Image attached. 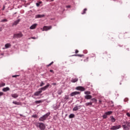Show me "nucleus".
<instances>
[{"label":"nucleus","mask_w":130,"mask_h":130,"mask_svg":"<svg viewBox=\"0 0 130 130\" xmlns=\"http://www.w3.org/2000/svg\"><path fill=\"white\" fill-rule=\"evenodd\" d=\"M50 115V113H48L46 114L45 115H43V116L41 117L39 120L40 121H44V120H46V118L48 117Z\"/></svg>","instance_id":"nucleus-2"},{"label":"nucleus","mask_w":130,"mask_h":130,"mask_svg":"<svg viewBox=\"0 0 130 130\" xmlns=\"http://www.w3.org/2000/svg\"><path fill=\"white\" fill-rule=\"evenodd\" d=\"M62 93V90H59L58 91V95H61V94Z\"/></svg>","instance_id":"nucleus-36"},{"label":"nucleus","mask_w":130,"mask_h":130,"mask_svg":"<svg viewBox=\"0 0 130 130\" xmlns=\"http://www.w3.org/2000/svg\"><path fill=\"white\" fill-rule=\"evenodd\" d=\"M85 94L86 95H90V94H91V92L88 91H86L85 92Z\"/></svg>","instance_id":"nucleus-30"},{"label":"nucleus","mask_w":130,"mask_h":130,"mask_svg":"<svg viewBox=\"0 0 130 130\" xmlns=\"http://www.w3.org/2000/svg\"><path fill=\"white\" fill-rule=\"evenodd\" d=\"M51 28H52V26H44L43 27V29H44L43 31H48V30H50Z\"/></svg>","instance_id":"nucleus-7"},{"label":"nucleus","mask_w":130,"mask_h":130,"mask_svg":"<svg viewBox=\"0 0 130 130\" xmlns=\"http://www.w3.org/2000/svg\"><path fill=\"white\" fill-rule=\"evenodd\" d=\"M125 124H126V125H127V126H128L129 127H130V122H126Z\"/></svg>","instance_id":"nucleus-31"},{"label":"nucleus","mask_w":130,"mask_h":130,"mask_svg":"<svg viewBox=\"0 0 130 130\" xmlns=\"http://www.w3.org/2000/svg\"><path fill=\"white\" fill-rule=\"evenodd\" d=\"M37 127H39V128L41 130H45V125L44 123L42 122H36L35 123Z\"/></svg>","instance_id":"nucleus-1"},{"label":"nucleus","mask_w":130,"mask_h":130,"mask_svg":"<svg viewBox=\"0 0 130 130\" xmlns=\"http://www.w3.org/2000/svg\"><path fill=\"white\" fill-rule=\"evenodd\" d=\"M52 85H53L54 86H55V85H56V83H52Z\"/></svg>","instance_id":"nucleus-50"},{"label":"nucleus","mask_w":130,"mask_h":130,"mask_svg":"<svg viewBox=\"0 0 130 130\" xmlns=\"http://www.w3.org/2000/svg\"><path fill=\"white\" fill-rule=\"evenodd\" d=\"M11 96L13 97V98H17V97L19 96V95L17 93H13L11 94Z\"/></svg>","instance_id":"nucleus-17"},{"label":"nucleus","mask_w":130,"mask_h":130,"mask_svg":"<svg viewBox=\"0 0 130 130\" xmlns=\"http://www.w3.org/2000/svg\"><path fill=\"white\" fill-rule=\"evenodd\" d=\"M107 115H110V114H112V111H108L105 113Z\"/></svg>","instance_id":"nucleus-25"},{"label":"nucleus","mask_w":130,"mask_h":130,"mask_svg":"<svg viewBox=\"0 0 130 130\" xmlns=\"http://www.w3.org/2000/svg\"><path fill=\"white\" fill-rule=\"evenodd\" d=\"M3 95H4V92H0V97H1V96H3Z\"/></svg>","instance_id":"nucleus-44"},{"label":"nucleus","mask_w":130,"mask_h":130,"mask_svg":"<svg viewBox=\"0 0 130 130\" xmlns=\"http://www.w3.org/2000/svg\"><path fill=\"white\" fill-rule=\"evenodd\" d=\"M86 12H87V8H85L83 10V12L82 13V15H84V14H86Z\"/></svg>","instance_id":"nucleus-29"},{"label":"nucleus","mask_w":130,"mask_h":130,"mask_svg":"<svg viewBox=\"0 0 130 130\" xmlns=\"http://www.w3.org/2000/svg\"><path fill=\"white\" fill-rule=\"evenodd\" d=\"M103 118H104L105 119L107 118V115L106 114H105L103 115Z\"/></svg>","instance_id":"nucleus-33"},{"label":"nucleus","mask_w":130,"mask_h":130,"mask_svg":"<svg viewBox=\"0 0 130 130\" xmlns=\"http://www.w3.org/2000/svg\"><path fill=\"white\" fill-rule=\"evenodd\" d=\"M45 84H44V82H43V81H42L41 82V84H40V87H42L43 86H44Z\"/></svg>","instance_id":"nucleus-34"},{"label":"nucleus","mask_w":130,"mask_h":130,"mask_svg":"<svg viewBox=\"0 0 130 130\" xmlns=\"http://www.w3.org/2000/svg\"><path fill=\"white\" fill-rule=\"evenodd\" d=\"M122 127H123L124 129H127V125H126V124L123 125Z\"/></svg>","instance_id":"nucleus-32"},{"label":"nucleus","mask_w":130,"mask_h":130,"mask_svg":"<svg viewBox=\"0 0 130 130\" xmlns=\"http://www.w3.org/2000/svg\"><path fill=\"white\" fill-rule=\"evenodd\" d=\"M121 128V125L120 124L116 125L115 126H112L111 128L110 129L111 130H116V129H119V128Z\"/></svg>","instance_id":"nucleus-3"},{"label":"nucleus","mask_w":130,"mask_h":130,"mask_svg":"<svg viewBox=\"0 0 130 130\" xmlns=\"http://www.w3.org/2000/svg\"><path fill=\"white\" fill-rule=\"evenodd\" d=\"M41 4H42V2H39L37 3H36L37 7H39L40 6V5H41Z\"/></svg>","instance_id":"nucleus-28"},{"label":"nucleus","mask_w":130,"mask_h":130,"mask_svg":"<svg viewBox=\"0 0 130 130\" xmlns=\"http://www.w3.org/2000/svg\"><path fill=\"white\" fill-rule=\"evenodd\" d=\"M21 37H23V34L22 32L15 34L13 36V38H21Z\"/></svg>","instance_id":"nucleus-4"},{"label":"nucleus","mask_w":130,"mask_h":130,"mask_svg":"<svg viewBox=\"0 0 130 130\" xmlns=\"http://www.w3.org/2000/svg\"><path fill=\"white\" fill-rule=\"evenodd\" d=\"M76 90H79V91H85V88L82 86H78L76 87Z\"/></svg>","instance_id":"nucleus-11"},{"label":"nucleus","mask_w":130,"mask_h":130,"mask_svg":"<svg viewBox=\"0 0 130 130\" xmlns=\"http://www.w3.org/2000/svg\"><path fill=\"white\" fill-rule=\"evenodd\" d=\"M19 22H20V19L17 20L12 24V26H16V25H18V24H19Z\"/></svg>","instance_id":"nucleus-13"},{"label":"nucleus","mask_w":130,"mask_h":130,"mask_svg":"<svg viewBox=\"0 0 130 130\" xmlns=\"http://www.w3.org/2000/svg\"><path fill=\"white\" fill-rule=\"evenodd\" d=\"M66 8H71V6L68 5V6H66Z\"/></svg>","instance_id":"nucleus-48"},{"label":"nucleus","mask_w":130,"mask_h":130,"mask_svg":"<svg viewBox=\"0 0 130 130\" xmlns=\"http://www.w3.org/2000/svg\"><path fill=\"white\" fill-rule=\"evenodd\" d=\"M11 46H12V45H11V44L10 43L6 44L5 45V48H10V47H11Z\"/></svg>","instance_id":"nucleus-16"},{"label":"nucleus","mask_w":130,"mask_h":130,"mask_svg":"<svg viewBox=\"0 0 130 130\" xmlns=\"http://www.w3.org/2000/svg\"><path fill=\"white\" fill-rule=\"evenodd\" d=\"M1 22L2 23H5L6 22H8V19H2V20H1Z\"/></svg>","instance_id":"nucleus-27"},{"label":"nucleus","mask_w":130,"mask_h":130,"mask_svg":"<svg viewBox=\"0 0 130 130\" xmlns=\"http://www.w3.org/2000/svg\"><path fill=\"white\" fill-rule=\"evenodd\" d=\"M81 107H82V106H75L74 108L73 109V111H77V110H79V109H81Z\"/></svg>","instance_id":"nucleus-5"},{"label":"nucleus","mask_w":130,"mask_h":130,"mask_svg":"<svg viewBox=\"0 0 130 130\" xmlns=\"http://www.w3.org/2000/svg\"><path fill=\"white\" fill-rule=\"evenodd\" d=\"M48 87H49V84L48 83L47 85H46L45 86L42 87L41 89H39L41 91H45V90L46 89L48 88Z\"/></svg>","instance_id":"nucleus-8"},{"label":"nucleus","mask_w":130,"mask_h":130,"mask_svg":"<svg viewBox=\"0 0 130 130\" xmlns=\"http://www.w3.org/2000/svg\"><path fill=\"white\" fill-rule=\"evenodd\" d=\"M3 91L4 92H7V91H10V88L9 87H5L3 89Z\"/></svg>","instance_id":"nucleus-19"},{"label":"nucleus","mask_w":130,"mask_h":130,"mask_svg":"<svg viewBox=\"0 0 130 130\" xmlns=\"http://www.w3.org/2000/svg\"><path fill=\"white\" fill-rule=\"evenodd\" d=\"M91 102H92V103H97V100L95 98L92 99L91 100Z\"/></svg>","instance_id":"nucleus-23"},{"label":"nucleus","mask_w":130,"mask_h":130,"mask_svg":"<svg viewBox=\"0 0 130 130\" xmlns=\"http://www.w3.org/2000/svg\"><path fill=\"white\" fill-rule=\"evenodd\" d=\"M79 52V50H75V53H78Z\"/></svg>","instance_id":"nucleus-45"},{"label":"nucleus","mask_w":130,"mask_h":130,"mask_svg":"<svg viewBox=\"0 0 130 130\" xmlns=\"http://www.w3.org/2000/svg\"><path fill=\"white\" fill-rule=\"evenodd\" d=\"M17 77H19V75H13L12 76V78H17Z\"/></svg>","instance_id":"nucleus-41"},{"label":"nucleus","mask_w":130,"mask_h":130,"mask_svg":"<svg viewBox=\"0 0 130 130\" xmlns=\"http://www.w3.org/2000/svg\"><path fill=\"white\" fill-rule=\"evenodd\" d=\"M111 117V121H112V122H115V120H116V119H115L114 117H113V116H111L110 117Z\"/></svg>","instance_id":"nucleus-21"},{"label":"nucleus","mask_w":130,"mask_h":130,"mask_svg":"<svg viewBox=\"0 0 130 130\" xmlns=\"http://www.w3.org/2000/svg\"><path fill=\"white\" fill-rule=\"evenodd\" d=\"M92 105H93V102H90L85 104V106H92Z\"/></svg>","instance_id":"nucleus-15"},{"label":"nucleus","mask_w":130,"mask_h":130,"mask_svg":"<svg viewBox=\"0 0 130 130\" xmlns=\"http://www.w3.org/2000/svg\"><path fill=\"white\" fill-rule=\"evenodd\" d=\"M42 102H43V101H36L35 102V103H36V104H40V103H42Z\"/></svg>","instance_id":"nucleus-24"},{"label":"nucleus","mask_w":130,"mask_h":130,"mask_svg":"<svg viewBox=\"0 0 130 130\" xmlns=\"http://www.w3.org/2000/svg\"><path fill=\"white\" fill-rule=\"evenodd\" d=\"M84 98H85V99H87V100H89V99H92V95H86L84 96Z\"/></svg>","instance_id":"nucleus-14"},{"label":"nucleus","mask_w":130,"mask_h":130,"mask_svg":"<svg viewBox=\"0 0 130 130\" xmlns=\"http://www.w3.org/2000/svg\"><path fill=\"white\" fill-rule=\"evenodd\" d=\"M78 81H79V79L74 78L72 79L71 82L72 83H76V82H78Z\"/></svg>","instance_id":"nucleus-18"},{"label":"nucleus","mask_w":130,"mask_h":130,"mask_svg":"<svg viewBox=\"0 0 130 130\" xmlns=\"http://www.w3.org/2000/svg\"><path fill=\"white\" fill-rule=\"evenodd\" d=\"M93 56H95V55H93Z\"/></svg>","instance_id":"nucleus-51"},{"label":"nucleus","mask_w":130,"mask_h":130,"mask_svg":"<svg viewBox=\"0 0 130 130\" xmlns=\"http://www.w3.org/2000/svg\"><path fill=\"white\" fill-rule=\"evenodd\" d=\"M13 104H15V105H21V103L18 102L13 101Z\"/></svg>","instance_id":"nucleus-20"},{"label":"nucleus","mask_w":130,"mask_h":130,"mask_svg":"<svg viewBox=\"0 0 130 130\" xmlns=\"http://www.w3.org/2000/svg\"><path fill=\"white\" fill-rule=\"evenodd\" d=\"M99 102V104H102V101L100 100Z\"/></svg>","instance_id":"nucleus-46"},{"label":"nucleus","mask_w":130,"mask_h":130,"mask_svg":"<svg viewBox=\"0 0 130 130\" xmlns=\"http://www.w3.org/2000/svg\"><path fill=\"white\" fill-rule=\"evenodd\" d=\"M41 93H42V90H39V91L35 92L34 94V96H39V95H40V94H41Z\"/></svg>","instance_id":"nucleus-10"},{"label":"nucleus","mask_w":130,"mask_h":130,"mask_svg":"<svg viewBox=\"0 0 130 130\" xmlns=\"http://www.w3.org/2000/svg\"><path fill=\"white\" fill-rule=\"evenodd\" d=\"M50 72H51V73H54V72H53V70H50Z\"/></svg>","instance_id":"nucleus-49"},{"label":"nucleus","mask_w":130,"mask_h":130,"mask_svg":"<svg viewBox=\"0 0 130 130\" xmlns=\"http://www.w3.org/2000/svg\"><path fill=\"white\" fill-rule=\"evenodd\" d=\"M53 61H52L47 66V67H50L52 64H53Z\"/></svg>","instance_id":"nucleus-38"},{"label":"nucleus","mask_w":130,"mask_h":130,"mask_svg":"<svg viewBox=\"0 0 130 130\" xmlns=\"http://www.w3.org/2000/svg\"><path fill=\"white\" fill-rule=\"evenodd\" d=\"M79 94H81V92L79 91H74L71 93L70 96L73 97L74 96H76V95H79Z\"/></svg>","instance_id":"nucleus-6"},{"label":"nucleus","mask_w":130,"mask_h":130,"mask_svg":"<svg viewBox=\"0 0 130 130\" xmlns=\"http://www.w3.org/2000/svg\"><path fill=\"white\" fill-rule=\"evenodd\" d=\"M44 17H45L44 14H38L36 15L35 18L36 19H38L39 18H43Z\"/></svg>","instance_id":"nucleus-9"},{"label":"nucleus","mask_w":130,"mask_h":130,"mask_svg":"<svg viewBox=\"0 0 130 130\" xmlns=\"http://www.w3.org/2000/svg\"><path fill=\"white\" fill-rule=\"evenodd\" d=\"M88 58H87L86 59H84V61H85L86 62H88Z\"/></svg>","instance_id":"nucleus-43"},{"label":"nucleus","mask_w":130,"mask_h":130,"mask_svg":"<svg viewBox=\"0 0 130 130\" xmlns=\"http://www.w3.org/2000/svg\"><path fill=\"white\" fill-rule=\"evenodd\" d=\"M37 115L35 114V115H33L31 116V117H33L34 118H37Z\"/></svg>","instance_id":"nucleus-35"},{"label":"nucleus","mask_w":130,"mask_h":130,"mask_svg":"<svg viewBox=\"0 0 130 130\" xmlns=\"http://www.w3.org/2000/svg\"><path fill=\"white\" fill-rule=\"evenodd\" d=\"M75 56H80V57H82V56H83V55H80V54H78V55H75Z\"/></svg>","instance_id":"nucleus-40"},{"label":"nucleus","mask_w":130,"mask_h":130,"mask_svg":"<svg viewBox=\"0 0 130 130\" xmlns=\"http://www.w3.org/2000/svg\"><path fill=\"white\" fill-rule=\"evenodd\" d=\"M74 117H75V114H71L69 115V118H74Z\"/></svg>","instance_id":"nucleus-26"},{"label":"nucleus","mask_w":130,"mask_h":130,"mask_svg":"<svg viewBox=\"0 0 130 130\" xmlns=\"http://www.w3.org/2000/svg\"><path fill=\"white\" fill-rule=\"evenodd\" d=\"M36 27H37V24L35 23L30 26L29 29H30L31 30H33V29H35Z\"/></svg>","instance_id":"nucleus-12"},{"label":"nucleus","mask_w":130,"mask_h":130,"mask_svg":"<svg viewBox=\"0 0 130 130\" xmlns=\"http://www.w3.org/2000/svg\"><path fill=\"white\" fill-rule=\"evenodd\" d=\"M69 95H65V96L63 98V100L64 101H67V100H68V99H69Z\"/></svg>","instance_id":"nucleus-22"},{"label":"nucleus","mask_w":130,"mask_h":130,"mask_svg":"<svg viewBox=\"0 0 130 130\" xmlns=\"http://www.w3.org/2000/svg\"><path fill=\"white\" fill-rule=\"evenodd\" d=\"M126 115L128 116V117H130V112H127L126 113Z\"/></svg>","instance_id":"nucleus-39"},{"label":"nucleus","mask_w":130,"mask_h":130,"mask_svg":"<svg viewBox=\"0 0 130 130\" xmlns=\"http://www.w3.org/2000/svg\"><path fill=\"white\" fill-rule=\"evenodd\" d=\"M6 86V83H2L0 84V87H4Z\"/></svg>","instance_id":"nucleus-37"},{"label":"nucleus","mask_w":130,"mask_h":130,"mask_svg":"<svg viewBox=\"0 0 130 130\" xmlns=\"http://www.w3.org/2000/svg\"><path fill=\"white\" fill-rule=\"evenodd\" d=\"M3 31V28L2 27H0V32H2Z\"/></svg>","instance_id":"nucleus-47"},{"label":"nucleus","mask_w":130,"mask_h":130,"mask_svg":"<svg viewBox=\"0 0 130 130\" xmlns=\"http://www.w3.org/2000/svg\"><path fill=\"white\" fill-rule=\"evenodd\" d=\"M29 39H37V38L31 37L30 38H29Z\"/></svg>","instance_id":"nucleus-42"}]
</instances>
